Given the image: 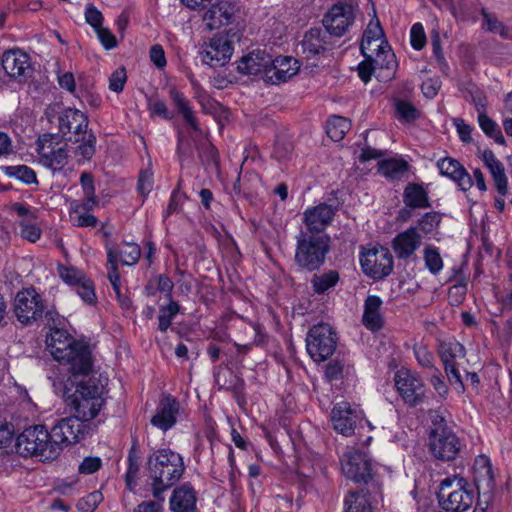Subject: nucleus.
Here are the masks:
<instances>
[{
  "label": "nucleus",
  "instance_id": "0e129e2a",
  "mask_svg": "<svg viewBox=\"0 0 512 512\" xmlns=\"http://www.w3.org/2000/svg\"><path fill=\"white\" fill-rule=\"evenodd\" d=\"M13 425L0 420V448L6 449L13 441Z\"/></svg>",
  "mask_w": 512,
  "mask_h": 512
},
{
  "label": "nucleus",
  "instance_id": "1a4fd4ad",
  "mask_svg": "<svg viewBox=\"0 0 512 512\" xmlns=\"http://www.w3.org/2000/svg\"><path fill=\"white\" fill-rule=\"evenodd\" d=\"M337 337L333 328L326 323L313 326L306 337V349L315 362H323L334 353Z\"/></svg>",
  "mask_w": 512,
  "mask_h": 512
},
{
  "label": "nucleus",
  "instance_id": "393cba45",
  "mask_svg": "<svg viewBox=\"0 0 512 512\" xmlns=\"http://www.w3.org/2000/svg\"><path fill=\"white\" fill-rule=\"evenodd\" d=\"M36 150L44 160H60L67 157V143L55 134H44L37 140Z\"/></svg>",
  "mask_w": 512,
  "mask_h": 512
},
{
  "label": "nucleus",
  "instance_id": "c85d7f7f",
  "mask_svg": "<svg viewBox=\"0 0 512 512\" xmlns=\"http://www.w3.org/2000/svg\"><path fill=\"white\" fill-rule=\"evenodd\" d=\"M170 508L173 512H194L196 495L193 488L188 484H183L174 489L170 498Z\"/></svg>",
  "mask_w": 512,
  "mask_h": 512
},
{
  "label": "nucleus",
  "instance_id": "72a5a7b5",
  "mask_svg": "<svg viewBox=\"0 0 512 512\" xmlns=\"http://www.w3.org/2000/svg\"><path fill=\"white\" fill-rule=\"evenodd\" d=\"M403 201L407 207L425 209L430 207L427 191L419 184L409 183L403 192Z\"/></svg>",
  "mask_w": 512,
  "mask_h": 512
},
{
  "label": "nucleus",
  "instance_id": "f257e3e1",
  "mask_svg": "<svg viewBox=\"0 0 512 512\" xmlns=\"http://www.w3.org/2000/svg\"><path fill=\"white\" fill-rule=\"evenodd\" d=\"M46 346L53 358L69 365L73 375L88 374L92 367L89 347L75 341L65 330L52 329L46 336Z\"/></svg>",
  "mask_w": 512,
  "mask_h": 512
},
{
  "label": "nucleus",
  "instance_id": "f03ea898",
  "mask_svg": "<svg viewBox=\"0 0 512 512\" xmlns=\"http://www.w3.org/2000/svg\"><path fill=\"white\" fill-rule=\"evenodd\" d=\"M148 477L155 498L178 482L185 471L183 458L170 449H159L151 454L147 462Z\"/></svg>",
  "mask_w": 512,
  "mask_h": 512
},
{
  "label": "nucleus",
  "instance_id": "7c9ffc66",
  "mask_svg": "<svg viewBox=\"0 0 512 512\" xmlns=\"http://www.w3.org/2000/svg\"><path fill=\"white\" fill-rule=\"evenodd\" d=\"M301 50L306 58H312L327 50L326 36L318 28L307 31L301 41Z\"/></svg>",
  "mask_w": 512,
  "mask_h": 512
},
{
  "label": "nucleus",
  "instance_id": "f704fd0d",
  "mask_svg": "<svg viewBox=\"0 0 512 512\" xmlns=\"http://www.w3.org/2000/svg\"><path fill=\"white\" fill-rule=\"evenodd\" d=\"M169 95L179 113L182 114L186 123L194 130L199 131V126L193 110L191 109L188 100L180 93L175 87L169 89Z\"/></svg>",
  "mask_w": 512,
  "mask_h": 512
},
{
  "label": "nucleus",
  "instance_id": "603ef678",
  "mask_svg": "<svg viewBox=\"0 0 512 512\" xmlns=\"http://www.w3.org/2000/svg\"><path fill=\"white\" fill-rule=\"evenodd\" d=\"M85 200L80 203L77 200H72L69 203V214L80 213V211L89 212L98 204L96 194L84 195Z\"/></svg>",
  "mask_w": 512,
  "mask_h": 512
},
{
  "label": "nucleus",
  "instance_id": "bb28decb",
  "mask_svg": "<svg viewBox=\"0 0 512 512\" xmlns=\"http://www.w3.org/2000/svg\"><path fill=\"white\" fill-rule=\"evenodd\" d=\"M421 235L415 227L399 233L393 240V249L400 259L409 258L421 245Z\"/></svg>",
  "mask_w": 512,
  "mask_h": 512
},
{
  "label": "nucleus",
  "instance_id": "20e7f679",
  "mask_svg": "<svg viewBox=\"0 0 512 512\" xmlns=\"http://www.w3.org/2000/svg\"><path fill=\"white\" fill-rule=\"evenodd\" d=\"M16 452L24 457H39L42 461L56 459L60 448L52 443L51 431L44 425H32L25 428L16 438Z\"/></svg>",
  "mask_w": 512,
  "mask_h": 512
},
{
  "label": "nucleus",
  "instance_id": "c9c22d12",
  "mask_svg": "<svg viewBox=\"0 0 512 512\" xmlns=\"http://www.w3.org/2000/svg\"><path fill=\"white\" fill-rule=\"evenodd\" d=\"M344 504L346 512H375L369 495L363 491L350 493Z\"/></svg>",
  "mask_w": 512,
  "mask_h": 512
},
{
  "label": "nucleus",
  "instance_id": "dca6fc26",
  "mask_svg": "<svg viewBox=\"0 0 512 512\" xmlns=\"http://www.w3.org/2000/svg\"><path fill=\"white\" fill-rule=\"evenodd\" d=\"M431 453L440 460H452L460 450V442L455 433L446 426L439 425L429 437Z\"/></svg>",
  "mask_w": 512,
  "mask_h": 512
},
{
  "label": "nucleus",
  "instance_id": "6ab92c4d",
  "mask_svg": "<svg viewBox=\"0 0 512 512\" xmlns=\"http://www.w3.org/2000/svg\"><path fill=\"white\" fill-rule=\"evenodd\" d=\"M337 207L320 203L306 209L303 213V223L309 234H321L329 226L337 212Z\"/></svg>",
  "mask_w": 512,
  "mask_h": 512
},
{
  "label": "nucleus",
  "instance_id": "f8f14e48",
  "mask_svg": "<svg viewBox=\"0 0 512 512\" xmlns=\"http://www.w3.org/2000/svg\"><path fill=\"white\" fill-rule=\"evenodd\" d=\"M360 264L365 275L380 280L392 272L393 257L385 247H372L361 252Z\"/></svg>",
  "mask_w": 512,
  "mask_h": 512
},
{
  "label": "nucleus",
  "instance_id": "423d86ee",
  "mask_svg": "<svg viewBox=\"0 0 512 512\" xmlns=\"http://www.w3.org/2000/svg\"><path fill=\"white\" fill-rule=\"evenodd\" d=\"M66 403L77 417L91 423L104 405L102 388L91 380L79 383L74 393L67 396Z\"/></svg>",
  "mask_w": 512,
  "mask_h": 512
},
{
  "label": "nucleus",
  "instance_id": "4d7b16f0",
  "mask_svg": "<svg viewBox=\"0 0 512 512\" xmlns=\"http://www.w3.org/2000/svg\"><path fill=\"white\" fill-rule=\"evenodd\" d=\"M70 218L75 226L78 227H95L98 223V219L88 212L80 211V213L70 214Z\"/></svg>",
  "mask_w": 512,
  "mask_h": 512
},
{
  "label": "nucleus",
  "instance_id": "37998d69",
  "mask_svg": "<svg viewBox=\"0 0 512 512\" xmlns=\"http://www.w3.org/2000/svg\"><path fill=\"white\" fill-rule=\"evenodd\" d=\"M6 175L14 177L26 184H32L36 182L35 172L25 165L18 166H5L1 168Z\"/></svg>",
  "mask_w": 512,
  "mask_h": 512
},
{
  "label": "nucleus",
  "instance_id": "49530a36",
  "mask_svg": "<svg viewBox=\"0 0 512 512\" xmlns=\"http://www.w3.org/2000/svg\"><path fill=\"white\" fill-rule=\"evenodd\" d=\"M424 261L426 268L434 275H437L443 268L440 252L434 246H427L424 249Z\"/></svg>",
  "mask_w": 512,
  "mask_h": 512
},
{
  "label": "nucleus",
  "instance_id": "0eeeda50",
  "mask_svg": "<svg viewBox=\"0 0 512 512\" xmlns=\"http://www.w3.org/2000/svg\"><path fill=\"white\" fill-rule=\"evenodd\" d=\"M438 497L444 510L464 512L473 505L475 493L466 479L454 476L441 482Z\"/></svg>",
  "mask_w": 512,
  "mask_h": 512
},
{
  "label": "nucleus",
  "instance_id": "b1692460",
  "mask_svg": "<svg viewBox=\"0 0 512 512\" xmlns=\"http://www.w3.org/2000/svg\"><path fill=\"white\" fill-rule=\"evenodd\" d=\"M266 74V82L279 84L286 82L295 76L299 71V64L296 59L289 56L273 59V64Z\"/></svg>",
  "mask_w": 512,
  "mask_h": 512
},
{
  "label": "nucleus",
  "instance_id": "9b49d317",
  "mask_svg": "<svg viewBox=\"0 0 512 512\" xmlns=\"http://www.w3.org/2000/svg\"><path fill=\"white\" fill-rule=\"evenodd\" d=\"M230 32L217 33L201 45L199 54L204 64L221 67L230 61L234 51Z\"/></svg>",
  "mask_w": 512,
  "mask_h": 512
},
{
  "label": "nucleus",
  "instance_id": "69168bd1",
  "mask_svg": "<svg viewBox=\"0 0 512 512\" xmlns=\"http://www.w3.org/2000/svg\"><path fill=\"white\" fill-rule=\"evenodd\" d=\"M152 186H153V173L151 170L146 169V170L142 171L139 175L138 190L143 196H146L152 190Z\"/></svg>",
  "mask_w": 512,
  "mask_h": 512
},
{
  "label": "nucleus",
  "instance_id": "412c9836",
  "mask_svg": "<svg viewBox=\"0 0 512 512\" xmlns=\"http://www.w3.org/2000/svg\"><path fill=\"white\" fill-rule=\"evenodd\" d=\"M273 64V58L264 50H254L244 55L237 64V71L245 75H262L266 81V74Z\"/></svg>",
  "mask_w": 512,
  "mask_h": 512
},
{
  "label": "nucleus",
  "instance_id": "a878e982",
  "mask_svg": "<svg viewBox=\"0 0 512 512\" xmlns=\"http://www.w3.org/2000/svg\"><path fill=\"white\" fill-rule=\"evenodd\" d=\"M383 301L376 295H369L363 306L362 323L370 331H378L384 325Z\"/></svg>",
  "mask_w": 512,
  "mask_h": 512
},
{
  "label": "nucleus",
  "instance_id": "8fccbe9b",
  "mask_svg": "<svg viewBox=\"0 0 512 512\" xmlns=\"http://www.w3.org/2000/svg\"><path fill=\"white\" fill-rule=\"evenodd\" d=\"M384 46H389V44L383 38H374L370 40H362L360 49L363 56L367 59L384 50Z\"/></svg>",
  "mask_w": 512,
  "mask_h": 512
},
{
  "label": "nucleus",
  "instance_id": "ddd939ff",
  "mask_svg": "<svg viewBox=\"0 0 512 512\" xmlns=\"http://www.w3.org/2000/svg\"><path fill=\"white\" fill-rule=\"evenodd\" d=\"M355 21V6L350 2L337 1L323 17L326 31L335 37L343 36Z\"/></svg>",
  "mask_w": 512,
  "mask_h": 512
},
{
  "label": "nucleus",
  "instance_id": "aec40b11",
  "mask_svg": "<svg viewBox=\"0 0 512 512\" xmlns=\"http://www.w3.org/2000/svg\"><path fill=\"white\" fill-rule=\"evenodd\" d=\"M179 412V401L171 395H164L160 399L155 414L151 418V424L166 432L176 424Z\"/></svg>",
  "mask_w": 512,
  "mask_h": 512
},
{
  "label": "nucleus",
  "instance_id": "79ce46f5",
  "mask_svg": "<svg viewBox=\"0 0 512 512\" xmlns=\"http://www.w3.org/2000/svg\"><path fill=\"white\" fill-rule=\"evenodd\" d=\"M487 167L493 177L497 191L502 195H506L508 190V180L505 170L501 162H486Z\"/></svg>",
  "mask_w": 512,
  "mask_h": 512
},
{
  "label": "nucleus",
  "instance_id": "a211bd4d",
  "mask_svg": "<svg viewBox=\"0 0 512 512\" xmlns=\"http://www.w3.org/2000/svg\"><path fill=\"white\" fill-rule=\"evenodd\" d=\"M362 413L348 402H340L334 405L331 411V422L334 430L344 436L354 433L356 424L361 420Z\"/></svg>",
  "mask_w": 512,
  "mask_h": 512
},
{
  "label": "nucleus",
  "instance_id": "5701e85b",
  "mask_svg": "<svg viewBox=\"0 0 512 512\" xmlns=\"http://www.w3.org/2000/svg\"><path fill=\"white\" fill-rule=\"evenodd\" d=\"M368 59L375 69V77L377 79L387 82L394 78L397 62L390 46H384V50L372 55Z\"/></svg>",
  "mask_w": 512,
  "mask_h": 512
},
{
  "label": "nucleus",
  "instance_id": "c756f323",
  "mask_svg": "<svg viewBox=\"0 0 512 512\" xmlns=\"http://www.w3.org/2000/svg\"><path fill=\"white\" fill-rule=\"evenodd\" d=\"M440 173L453 180L462 191L469 190L473 181L460 162H437Z\"/></svg>",
  "mask_w": 512,
  "mask_h": 512
},
{
  "label": "nucleus",
  "instance_id": "864d4df0",
  "mask_svg": "<svg viewBox=\"0 0 512 512\" xmlns=\"http://www.w3.org/2000/svg\"><path fill=\"white\" fill-rule=\"evenodd\" d=\"M441 217L436 212H428L418 221L419 229L425 234H431L439 225Z\"/></svg>",
  "mask_w": 512,
  "mask_h": 512
},
{
  "label": "nucleus",
  "instance_id": "c03bdc74",
  "mask_svg": "<svg viewBox=\"0 0 512 512\" xmlns=\"http://www.w3.org/2000/svg\"><path fill=\"white\" fill-rule=\"evenodd\" d=\"M481 14L487 31L498 34L503 39L509 38L508 28L495 15L489 13L484 8H482Z\"/></svg>",
  "mask_w": 512,
  "mask_h": 512
},
{
  "label": "nucleus",
  "instance_id": "13d9d810",
  "mask_svg": "<svg viewBox=\"0 0 512 512\" xmlns=\"http://www.w3.org/2000/svg\"><path fill=\"white\" fill-rule=\"evenodd\" d=\"M414 354L418 363L425 368L433 367V354L424 345H416L414 347Z\"/></svg>",
  "mask_w": 512,
  "mask_h": 512
},
{
  "label": "nucleus",
  "instance_id": "a19ab883",
  "mask_svg": "<svg viewBox=\"0 0 512 512\" xmlns=\"http://www.w3.org/2000/svg\"><path fill=\"white\" fill-rule=\"evenodd\" d=\"M18 234L21 238L35 243L40 239L42 231L41 228L36 224L35 220L20 219L17 222Z\"/></svg>",
  "mask_w": 512,
  "mask_h": 512
},
{
  "label": "nucleus",
  "instance_id": "4c0bfd02",
  "mask_svg": "<svg viewBox=\"0 0 512 512\" xmlns=\"http://www.w3.org/2000/svg\"><path fill=\"white\" fill-rule=\"evenodd\" d=\"M378 173L391 180L404 178L409 170L408 162H378Z\"/></svg>",
  "mask_w": 512,
  "mask_h": 512
},
{
  "label": "nucleus",
  "instance_id": "ea45409f",
  "mask_svg": "<svg viewBox=\"0 0 512 512\" xmlns=\"http://www.w3.org/2000/svg\"><path fill=\"white\" fill-rule=\"evenodd\" d=\"M106 245L112 246L111 243H107ZM113 247L117 253V259L120 257V262L126 266L135 265L141 256V248L136 243L125 242L119 250L116 249L114 245Z\"/></svg>",
  "mask_w": 512,
  "mask_h": 512
},
{
  "label": "nucleus",
  "instance_id": "338daca9",
  "mask_svg": "<svg viewBox=\"0 0 512 512\" xmlns=\"http://www.w3.org/2000/svg\"><path fill=\"white\" fill-rule=\"evenodd\" d=\"M95 32L101 42V44L106 48V49H113L117 46V40H116V37L112 34V32L101 26L97 29H95Z\"/></svg>",
  "mask_w": 512,
  "mask_h": 512
},
{
  "label": "nucleus",
  "instance_id": "4468645a",
  "mask_svg": "<svg viewBox=\"0 0 512 512\" xmlns=\"http://www.w3.org/2000/svg\"><path fill=\"white\" fill-rule=\"evenodd\" d=\"M438 353L449 382L457 389L463 390L462 379L456 366L457 361L465 357L464 346L455 339L444 340L439 343Z\"/></svg>",
  "mask_w": 512,
  "mask_h": 512
},
{
  "label": "nucleus",
  "instance_id": "7ed1b4c3",
  "mask_svg": "<svg viewBox=\"0 0 512 512\" xmlns=\"http://www.w3.org/2000/svg\"><path fill=\"white\" fill-rule=\"evenodd\" d=\"M58 129L62 135H70L69 140L78 142L83 141L76 148V156L91 159L95 153L96 138L93 134L87 133L88 118L87 116L78 109L75 108H64L62 109L57 117Z\"/></svg>",
  "mask_w": 512,
  "mask_h": 512
},
{
  "label": "nucleus",
  "instance_id": "bf43d9fd",
  "mask_svg": "<svg viewBox=\"0 0 512 512\" xmlns=\"http://www.w3.org/2000/svg\"><path fill=\"white\" fill-rule=\"evenodd\" d=\"M102 466V460L99 457H85L79 465L78 471L81 474H93L98 471Z\"/></svg>",
  "mask_w": 512,
  "mask_h": 512
},
{
  "label": "nucleus",
  "instance_id": "2f4dec72",
  "mask_svg": "<svg viewBox=\"0 0 512 512\" xmlns=\"http://www.w3.org/2000/svg\"><path fill=\"white\" fill-rule=\"evenodd\" d=\"M105 248L107 252V277L121 305L123 307H129L130 301L121 295V280L117 266V253L111 245H106Z\"/></svg>",
  "mask_w": 512,
  "mask_h": 512
},
{
  "label": "nucleus",
  "instance_id": "3c124183",
  "mask_svg": "<svg viewBox=\"0 0 512 512\" xmlns=\"http://www.w3.org/2000/svg\"><path fill=\"white\" fill-rule=\"evenodd\" d=\"M103 500V495L99 491L89 493L87 496L81 498L77 503V508L81 512H93L99 503Z\"/></svg>",
  "mask_w": 512,
  "mask_h": 512
},
{
  "label": "nucleus",
  "instance_id": "4be33fe9",
  "mask_svg": "<svg viewBox=\"0 0 512 512\" xmlns=\"http://www.w3.org/2000/svg\"><path fill=\"white\" fill-rule=\"evenodd\" d=\"M235 6L227 1H221L212 5L203 15L209 30L218 29L233 22Z\"/></svg>",
  "mask_w": 512,
  "mask_h": 512
},
{
  "label": "nucleus",
  "instance_id": "473e14b6",
  "mask_svg": "<svg viewBox=\"0 0 512 512\" xmlns=\"http://www.w3.org/2000/svg\"><path fill=\"white\" fill-rule=\"evenodd\" d=\"M474 481L477 488L482 486L492 489L494 486V474L490 458L486 455H479L476 457L473 465Z\"/></svg>",
  "mask_w": 512,
  "mask_h": 512
},
{
  "label": "nucleus",
  "instance_id": "a18cd8bd",
  "mask_svg": "<svg viewBox=\"0 0 512 512\" xmlns=\"http://www.w3.org/2000/svg\"><path fill=\"white\" fill-rule=\"evenodd\" d=\"M179 304L173 300H170L167 306H161L159 309V324L158 329L165 332L171 325L172 320L179 312Z\"/></svg>",
  "mask_w": 512,
  "mask_h": 512
},
{
  "label": "nucleus",
  "instance_id": "de8ad7c7",
  "mask_svg": "<svg viewBox=\"0 0 512 512\" xmlns=\"http://www.w3.org/2000/svg\"><path fill=\"white\" fill-rule=\"evenodd\" d=\"M74 290L79 297L88 305H95L97 303V296L92 280L88 277L80 282Z\"/></svg>",
  "mask_w": 512,
  "mask_h": 512
},
{
  "label": "nucleus",
  "instance_id": "e2e57ef3",
  "mask_svg": "<svg viewBox=\"0 0 512 512\" xmlns=\"http://www.w3.org/2000/svg\"><path fill=\"white\" fill-rule=\"evenodd\" d=\"M85 20L95 30L102 26L103 15L95 6L89 4L86 7Z\"/></svg>",
  "mask_w": 512,
  "mask_h": 512
},
{
  "label": "nucleus",
  "instance_id": "2eb2a0df",
  "mask_svg": "<svg viewBox=\"0 0 512 512\" xmlns=\"http://www.w3.org/2000/svg\"><path fill=\"white\" fill-rule=\"evenodd\" d=\"M395 387L405 403L415 406L425 397V385L413 371L401 368L395 373Z\"/></svg>",
  "mask_w": 512,
  "mask_h": 512
},
{
  "label": "nucleus",
  "instance_id": "6e6d98bb",
  "mask_svg": "<svg viewBox=\"0 0 512 512\" xmlns=\"http://www.w3.org/2000/svg\"><path fill=\"white\" fill-rule=\"evenodd\" d=\"M396 112L400 119L410 122L418 117L416 108L405 101L396 102Z\"/></svg>",
  "mask_w": 512,
  "mask_h": 512
},
{
  "label": "nucleus",
  "instance_id": "6e6552de",
  "mask_svg": "<svg viewBox=\"0 0 512 512\" xmlns=\"http://www.w3.org/2000/svg\"><path fill=\"white\" fill-rule=\"evenodd\" d=\"M92 423L73 416L58 420L51 428L52 443L62 452L64 446L75 444L92 432Z\"/></svg>",
  "mask_w": 512,
  "mask_h": 512
},
{
  "label": "nucleus",
  "instance_id": "e433bc0d",
  "mask_svg": "<svg viewBox=\"0 0 512 512\" xmlns=\"http://www.w3.org/2000/svg\"><path fill=\"white\" fill-rule=\"evenodd\" d=\"M351 128V122L341 116H332L327 121L326 133L329 138L337 142L342 140Z\"/></svg>",
  "mask_w": 512,
  "mask_h": 512
},
{
  "label": "nucleus",
  "instance_id": "680f3d73",
  "mask_svg": "<svg viewBox=\"0 0 512 512\" xmlns=\"http://www.w3.org/2000/svg\"><path fill=\"white\" fill-rule=\"evenodd\" d=\"M127 76L124 68H119L109 78V88L114 92H121L124 88Z\"/></svg>",
  "mask_w": 512,
  "mask_h": 512
},
{
  "label": "nucleus",
  "instance_id": "f3484780",
  "mask_svg": "<svg viewBox=\"0 0 512 512\" xmlns=\"http://www.w3.org/2000/svg\"><path fill=\"white\" fill-rule=\"evenodd\" d=\"M343 474L354 482H367L372 475V465L364 452L353 450L345 453L341 458Z\"/></svg>",
  "mask_w": 512,
  "mask_h": 512
},
{
  "label": "nucleus",
  "instance_id": "774afa93",
  "mask_svg": "<svg viewBox=\"0 0 512 512\" xmlns=\"http://www.w3.org/2000/svg\"><path fill=\"white\" fill-rule=\"evenodd\" d=\"M149 111L152 115H159L165 119H172V115L168 112L167 106L164 101L160 99H151L149 101Z\"/></svg>",
  "mask_w": 512,
  "mask_h": 512
},
{
  "label": "nucleus",
  "instance_id": "cd10ccee",
  "mask_svg": "<svg viewBox=\"0 0 512 512\" xmlns=\"http://www.w3.org/2000/svg\"><path fill=\"white\" fill-rule=\"evenodd\" d=\"M2 67L13 78L24 77L30 69L29 56L20 50H9L3 54Z\"/></svg>",
  "mask_w": 512,
  "mask_h": 512
},
{
  "label": "nucleus",
  "instance_id": "052dcab7",
  "mask_svg": "<svg viewBox=\"0 0 512 512\" xmlns=\"http://www.w3.org/2000/svg\"><path fill=\"white\" fill-rule=\"evenodd\" d=\"M139 471V461L136 451L132 448L128 455V468L126 472V481L128 485L135 480Z\"/></svg>",
  "mask_w": 512,
  "mask_h": 512
},
{
  "label": "nucleus",
  "instance_id": "58836bf2",
  "mask_svg": "<svg viewBox=\"0 0 512 512\" xmlns=\"http://www.w3.org/2000/svg\"><path fill=\"white\" fill-rule=\"evenodd\" d=\"M338 281V272L330 270L321 274H315L311 280V285L315 293L321 294L333 288Z\"/></svg>",
  "mask_w": 512,
  "mask_h": 512
},
{
  "label": "nucleus",
  "instance_id": "39448f33",
  "mask_svg": "<svg viewBox=\"0 0 512 512\" xmlns=\"http://www.w3.org/2000/svg\"><path fill=\"white\" fill-rule=\"evenodd\" d=\"M296 264L309 271L317 270L325 261L329 251V237L324 234H309L301 231L296 237Z\"/></svg>",
  "mask_w": 512,
  "mask_h": 512
},
{
  "label": "nucleus",
  "instance_id": "5fc2aeb1",
  "mask_svg": "<svg viewBox=\"0 0 512 512\" xmlns=\"http://www.w3.org/2000/svg\"><path fill=\"white\" fill-rule=\"evenodd\" d=\"M410 42L414 49L421 50L426 44V34L421 23H415L410 30Z\"/></svg>",
  "mask_w": 512,
  "mask_h": 512
},
{
  "label": "nucleus",
  "instance_id": "09e8293b",
  "mask_svg": "<svg viewBox=\"0 0 512 512\" xmlns=\"http://www.w3.org/2000/svg\"><path fill=\"white\" fill-rule=\"evenodd\" d=\"M58 274L60 278L69 286L75 288L85 277H87L82 271L69 266H59Z\"/></svg>",
  "mask_w": 512,
  "mask_h": 512
},
{
  "label": "nucleus",
  "instance_id": "9d476101",
  "mask_svg": "<svg viewBox=\"0 0 512 512\" xmlns=\"http://www.w3.org/2000/svg\"><path fill=\"white\" fill-rule=\"evenodd\" d=\"M45 304L34 288H25L17 292L13 302V313L23 325H31L42 318Z\"/></svg>",
  "mask_w": 512,
  "mask_h": 512
}]
</instances>
